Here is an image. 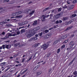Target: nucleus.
<instances>
[{
	"label": "nucleus",
	"mask_w": 77,
	"mask_h": 77,
	"mask_svg": "<svg viewBox=\"0 0 77 77\" xmlns=\"http://www.w3.org/2000/svg\"><path fill=\"white\" fill-rule=\"evenodd\" d=\"M26 36L28 38H30L31 36H32L35 35V32L33 30H31L27 31L26 33Z\"/></svg>",
	"instance_id": "f257e3e1"
},
{
	"label": "nucleus",
	"mask_w": 77,
	"mask_h": 77,
	"mask_svg": "<svg viewBox=\"0 0 77 77\" xmlns=\"http://www.w3.org/2000/svg\"><path fill=\"white\" fill-rule=\"evenodd\" d=\"M75 44V43L73 42V41H72L70 42L69 43V45H71V46H70V48H69V50H71V48H72V47H73V45H74Z\"/></svg>",
	"instance_id": "f03ea898"
},
{
	"label": "nucleus",
	"mask_w": 77,
	"mask_h": 77,
	"mask_svg": "<svg viewBox=\"0 0 77 77\" xmlns=\"http://www.w3.org/2000/svg\"><path fill=\"white\" fill-rule=\"evenodd\" d=\"M48 45H49V44H44L42 46V48H43V50H45L46 49H47V48H48Z\"/></svg>",
	"instance_id": "7ed1b4c3"
},
{
	"label": "nucleus",
	"mask_w": 77,
	"mask_h": 77,
	"mask_svg": "<svg viewBox=\"0 0 77 77\" xmlns=\"http://www.w3.org/2000/svg\"><path fill=\"white\" fill-rule=\"evenodd\" d=\"M41 21L42 22H43V21H45L46 20L45 19V15H42L41 17Z\"/></svg>",
	"instance_id": "20e7f679"
},
{
	"label": "nucleus",
	"mask_w": 77,
	"mask_h": 77,
	"mask_svg": "<svg viewBox=\"0 0 77 77\" xmlns=\"http://www.w3.org/2000/svg\"><path fill=\"white\" fill-rule=\"evenodd\" d=\"M42 74V72L40 70H39L38 72L36 73V75L37 76H39V75H41Z\"/></svg>",
	"instance_id": "39448f33"
},
{
	"label": "nucleus",
	"mask_w": 77,
	"mask_h": 77,
	"mask_svg": "<svg viewBox=\"0 0 77 77\" xmlns=\"http://www.w3.org/2000/svg\"><path fill=\"white\" fill-rule=\"evenodd\" d=\"M74 6L73 5H69L68 6L69 9V10H71V9H73V8H74Z\"/></svg>",
	"instance_id": "423d86ee"
},
{
	"label": "nucleus",
	"mask_w": 77,
	"mask_h": 77,
	"mask_svg": "<svg viewBox=\"0 0 77 77\" xmlns=\"http://www.w3.org/2000/svg\"><path fill=\"white\" fill-rule=\"evenodd\" d=\"M61 16V14L60 13H59L57 15H56L55 16V18L56 20H57V19H58L59 18V17L58 16Z\"/></svg>",
	"instance_id": "0eeeda50"
},
{
	"label": "nucleus",
	"mask_w": 77,
	"mask_h": 77,
	"mask_svg": "<svg viewBox=\"0 0 77 77\" xmlns=\"http://www.w3.org/2000/svg\"><path fill=\"white\" fill-rule=\"evenodd\" d=\"M38 24V21L37 20H35L34 21V23L32 24L33 26H36Z\"/></svg>",
	"instance_id": "6e6552de"
},
{
	"label": "nucleus",
	"mask_w": 77,
	"mask_h": 77,
	"mask_svg": "<svg viewBox=\"0 0 77 77\" xmlns=\"http://www.w3.org/2000/svg\"><path fill=\"white\" fill-rule=\"evenodd\" d=\"M56 24H58V23H62V20H60L59 21L57 20L56 22Z\"/></svg>",
	"instance_id": "1a4fd4ad"
},
{
	"label": "nucleus",
	"mask_w": 77,
	"mask_h": 77,
	"mask_svg": "<svg viewBox=\"0 0 77 77\" xmlns=\"http://www.w3.org/2000/svg\"><path fill=\"white\" fill-rule=\"evenodd\" d=\"M8 23L7 22H0V25H2V24H7Z\"/></svg>",
	"instance_id": "9d476101"
},
{
	"label": "nucleus",
	"mask_w": 77,
	"mask_h": 77,
	"mask_svg": "<svg viewBox=\"0 0 77 77\" xmlns=\"http://www.w3.org/2000/svg\"><path fill=\"white\" fill-rule=\"evenodd\" d=\"M72 27H73V26H71L70 27H69L67 28L65 30V31H67V30H69V29H72Z\"/></svg>",
	"instance_id": "9b49d317"
},
{
	"label": "nucleus",
	"mask_w": 77,
	"mask_h": 77,
	"mask_svg": "<svg viewBox=\"0 0 77 77\" xmlns=\"http://www.w3.org/2000/svg\"><path fill=\"white\" fill-rule=\"evenodd\" d=\"M38 45H39L38 44H35L32 45V47H34V48L37 47L38 46Z\"/></svg>",
	"instance_id": "f8f14e48"
},
{
	"label": "nucleus",
	"mask_w": 77,
	"mask_h": 77,
	"mask_svg": "<svg viewBox=\"0 0 77 77\" xmlns=\"http://www.w3.org/2000/svg\"><path fill=\"white\" fill-rule=\"evenodd\" d=\"M22 24L23 25H25V24H27L28 23V22L27 21H25L24 22H22Z\"/></svg>",
	"instance_id": "ddd939ff"
},
{
	"label": "nucleus",
	"mask_w": 77,
	"mask_h": 77,
	"mask_svg": "<svg viewBox=\"0 0 77 77\" xmlns=\"http://www.w3.org/2000/svg\"><path fill=\"white\" fill-rule=\"evenodd\" d=\"M68 19V17H63L62 18L63 21H65V20H66Z\"/></svg>",
	"instance_id": "4468645a"
},
{
	"label": "nucleus",
	"mask_w": 77,
	"mask_h": 77,
	"mask_svg": "<svg viewBox=\"0 0 77 77\" xmlns=\"http://www.w3.org/2000/svg\"><path fill=\"white\" fill-rule=\"evenodd\" d=\"M5 27H11L12 26V25L10 24H7L5 25Z\"/></svg>",
	"instance_id": "2eb2a0df"
},
{
	"label": "nucleus",
	"mask_w": 77,
	"mask_h": 77,
	"mask_svg": "<svg viewBox=\"0 0 77 77\" xmlns=\"http://www.w3.org/2000/svg\"><path fill=\"white\" fill-rule=\"evenodd\" d=\"M67 36H66V34L65 35H63L62 36V38H63V39H65V38H66Z\"/></svg>",
	"instance_id": "dca6fc26"
},
{
	"label": "nucleus",
	"mask_w": 77,
	"mask_h": 77,
	"mask_svg": "<svg viewBox=\"0 0 77 77\" xmlns=\"http://www.w3.org/2000/svg\"><path fill=\"white\" fill-rule=\"evenodd\" d=\"M52 35V34L51 33L48 34L47 35V38H49L50 37V36H51Z\"/></svg>",
	"instance_id": "f3484780"
},
{
	"label": "nucleus",
	"mask_w": 77,
	"mask_h": 77,
	"mask_svg": "<svg viewBox=\"0 0 77 77\" xmlns=\"http://www.w3.org/2000/svg\"><path fill=\"white\" fill-rule=\"evenodd\" d=\"M35 12V10H33L32 11H30V13H29L30 15H32Z\"/></svg>",
	"instance_id": "a211bd4d"
},
{
	"label": "nucleus",
	"mask_w": 77,
	"mask_h": 77,
	"mask_svg": "<svg viewBox=\"0 0 77 77\" xmlns=\"http://www.w3.org/2000/svg\"><path fill=\"white\" fill-rule=\"evenodd\" d=\"M50 9V8L49 7L46 8L43 11V12H45V11H46L48 10V9Z\"/></svg>",
	"instance_id": "6ab92c4d"
},
{
	"label": "nucleus",
	"mask_w": 77,
	"mask_h": 77,
	"mask_svg": "<svg viewBox=\"0 0 77 77\" xmlns=\"http://www.w3.org/2000/svg\"><path fill=\"white\" fill-rule=\"evenodd\" d=\"M59 42V40H57L54 42V44H57V42Z\"/></svg>",
	"instance_id": "aec40b11"
},
{
	"label": "nucleus",
	"mask_w": 77,
	"mask_h": 77,
	"mask_svg": "<svg viewBox=\"0 0 77 77\" xmlns=\"http://www.w3.org/2000/svg\"><path fill=\"white\" fill-rule=\"evenodd\" d=\"M66 6V5H65L64 6H62V7L63 8H64V9H66L68 8V6Z\"/></svg>",
	"instance_id": "412c9836"
},
{
	"label": "nucleus",
	"mask_w": 77,
	"mask_h": 77,
	"mask_svg": "<svg viewBox=\"0 0 77 77\" xmlns=\"http://www.w3.org/2000/svg\"><path fill=\"white\" fill-rule=\"evenodd\" d=\"M25 29H23L21 30L20 32L21 33H24V32H25Z\"/></svg>",
	"instance_id": "4be33fe9"
},
{
	"label": "nucleus",
	"mask_w": 77,
	"mask_h": 77,
	"mask_svg": "<svg viewBox=\"0 0 77 77\" xmlns=\"http://www.w3.org/2000/svg\"><path fill=\"white\" fill-rule=\"evenodd\" d=\"M53 16V15L52 14H50V17L49 18V20H50L52 18V17Z\"/></svg>",
	"instance_id": "5701e85b"
},
{
	"label": "nucleus",
	"mask_w": 77,
	"mask_h": 77,
	"mask_svg": "<svg viewBox=\"0 0 77 77\" xmlns=\"http://www.w3.org/2000/svg\"><path fill=\"white\" fill-rule=\"evenodd\" d=\"M72 22L71 21H70L69 22H67V24H66V25H68V24H70L71 23H72Z\"/></svg>",
	"instance_id": "b1692460"
},
{
	"label": "nucleus",
	"mask_w": 77,
	"mask_h": 77,
	"mask_svg": "<svg viewBox=\"0 0 77 77\" xmlns=\"http://www.w3.org/2000/svg\"><path fill=\"white\" fill-rule=\"evenodd\" d=\"M18 26H23L22 22V23L20 22L19 23H18Z\"/></svg>",
	"instance_id": "393cba45"
},
{
	"label": "nucleus",
	"mask_w": 77,
	"mask_h": 77,
	"mask_svg": "<svg viewBox=\"0 0 77 77\" xmlns=\"http://www.w3.org/2000/svg\"><path fill=\"white\" fill-rule=\"evenodd\" d=\"M5 32H3L2 34H0V35L1 36H2V35H5Z\"/></svg>",
	"instance_id": "a878e982"
},
{
	"label": "nucleus",
	"mask_w": 77,
	"mask_h": 77,
	"mask_svg": "<svg viewBox=\"0 0 77 77\" xmlns=\"http://www.w3.org/2000/svg\"><path fill=\"white\" fill-rule=\"evenodd\" d=\"M73 74H74V75H77V72L76 71H74L73 72Z\"/></svg>",
	"instance_id": "bb28decb"
},
{
	"label": "nucleus",
	"mask_w": 77,
	"mask_h": 77,
	"mask_svg": "<svg viewBox=\"0 0 77 77\" xmlns=\"http://www.w3.org/2000/svg\"><path fill=\"white\" fill-rule=\"evenodd\" d=\"M33 40H34V37H32L29 40V41H33Z\"/></svg>",
	"instance_id": "cd10ccee"
},
{
	"label": "nucleus",
	"mask_w": 77,
	"mask_h": 77,
	"mask_svg": "<svg viewBox=\"0 0 77 77\" xmlns=\"http://www.w3.org/2000/svg\"><path fill=\"white\" fill-rule=\"evenodd\" d=\"M20 44V43H17L16 44H15L14 45V46H15V47H17L18 46V45H19Z\"/></svg>",
	"instance_id": "c85d7f7f"
},
{
	"label": "nucleus",
	"mask_w": 77,
	"mask_h": 77,
	"mask_svg": "<svg viewBox=\"0 0 77 77\" xmlns=\"http://www.w3.org/2000/svg\"><path fill=\"white\" fill-rule=\"evenodd\" d=\"M74 36H75L74 34H72L71 35V36L70 37V38H73V37H74Z\"/></svg>",
	"instance_id": "c756f323"
},
{
	"label": "nucleus",
	"mask_w": 77,
	"mask_h": 77,
	"mask_svg": "<svg viewBox=\"0 0 77 77\" xmlns=\"http://www.w3.org/2000/svg\"><path fill=\"white\" fill-rule=\"evenodd\" d=\"M5 37L6 38V39H7V38H9V35H8V34L7 33V35H5Z\"/></svg>",
	"instance_id": "7c9ffc66"
},
{
	"label": "nucleus",
	"mask_w": 77,
	"mask_h": 77,
	"mask_svg": "<svg viewBox=\"0 0 77 77\" xmlns=\"http://www.w3.org/2000/svg\"><path fill=\"white\" fill-rule=\"evenodd\" d=\"M28 28H30L31 27V25L30 24H28L27 26Z\"/></svg>",
	"instance_id": "2f4dec72"
},
{
	"label": "nucleus",
	"mask_w": 77,
	"mask_h": 77,
	"mask_svg": "<svg viewBox=\"0 0 77 77\" xmlns=\"http://www.w3.org/2000/svg\"><path fill=\"white\" fill-rule=\"evenodd\" d=\"M60 51V48H59L57 50V53H59Z\"/></svg>",
	"instance_id": "473e14b6"
},
{
	"label": "nucleus",
	"mask_w": 77,
	"mask_h": 77,
	"mask_svg": "<svg viewBox=\"0 0 77 77\" xmlns=\"http://www.w3.org/2000/svg\"><path fill=\"white\" fill-rule=\"evenodd\" d=\"M5 63H6L5 62L2 63H1L0 64V65H2V66L3 65H5Z\"/></svg>",
	"instance_id": "72a5a7b5"
},
{
	"label": "nucleus",
	"mask_w": 77,
	"mask_h": 77,
	"mask_svg": "<svg viewBox=\"0 0 77 77\" xmlns=\"http://www.w3.org/2000/svg\"><path fill=\"white\" fill-rule=\"evenodd\" d=\"M65 47V45H63L61 47V48L62 49L63 48H64Z\"/></svg>",
	"instance_id": "f704fd0d"
},
{
	"label": "nucleus",
	"mask_w": 77,
	"mask_h": 77,
	"mask_svg": "<svg viewBox=\"0 0 77 77\" xmlns=\"http://www.w3.org/2000/svg\"><path fill=\"white\" fill-rule=\"evenodd\" d=\"M38 35H39L40 36H41L42 35V32L39 33L38 34Z\"/></svg>",
	"instance_id": "c9c22d12"
},
{
	"label": "nucleus",
	"mask_w": 77,
	"mask_h": 77,
	"mask_svg": "<svg viewBox=\"0 0 77 77\" xmlns=\"http://www.w3.org/2000/svg\"><path fill=\"white\" fill-rule=\"evenodd\" d=\"M76 16H77V14H74L72 15V17H76Z\"/></svg>",
	"instance_id": "e433bc0d"
},
{
	"label": "nucleus",
	"mask_w": 77,
	"mask_h": 77,
	"mask_svg": "<svg viewBox=\"0 0 77 77\" xmlns=\"http://www.w3.org/2000/svg\"><path fill=\"white\" fill-rule=\"evenodd\" d=\"M8 36H12V34H11V33H8Z\"/></svg>",
	"instance_id": "4c0bfd02"
},
{
	"label": "nucleus",
	"mask_w": 77,
	"mask_h": 77,
	"mask_svg": "<svg viewBox=\"0 0 77 77\" xmlns=\"http://www.w3.org/2000/svg\"><path fill=\"white\" fill-rule=\"evenodd\" d=\"M3 11V8H0V12H2Z\"/></svg>",
	"instance_id": "58836bf2"
},
{
	"label": "nucleus",
	"mask_w": 77,
	"mask_h": 77,
	"mask_svg": "<svg viewBox=\"0 0 77 77\" xmlns=\"http://www.w3.org/2000/svg\"><path fill=\"white\" fill-rule=\"evenodd\" d=\"M55 11H56V9H55L54 10V9L52 10L51 11V13H54Z\"/></svg>",
	"instance_id": "ea45409f"
},
{
	"label": "nucleus",
	"mask_w": 77,
	"mask_h": 77,
	"mask_svg": "<svg viewBox=\"0 0 77 77\" xmlns=\"http://www.w3.org/2000/svg\"><path fill=\"white\" fill-rule=\"evenodd\" d=\"M76 2H77V0H74L73 1V3H75Z\"/></svg>",
	"instance_id": "a19ab883"
},
{
	"label": "nucleus",
	"mask_w": 77,
	"mask_h": 77,
	"mask_svg": "<svg viewBox=\"0 0 77 77\" xmlns=\"http://www.w3.org/2000/svg\"><path fill=\"white\" fill-rule=\"evenodd\" d=\"M5 48L7 49H9V45H7L5 46Z\"/></svg>",
	"instance_id": "79ce46f5"
},
{
	"label": "nucleus",
	"mask_w": 77,
	"mask_h": 77,
	"mask_svg": "<svg viewBox=\"0 0 77 77\" xmlns=\"http://www.w3.org/2000/svg\"><path fill=\"white\" fill-rule=\"evenodd\" d=\"M32 56H31L30 57H29V59L28 60V61H30V60L32 59Z\"/></svg>",
	"instance_id": "37998d69"
},
{
	"label": "nucleus",
	"mask_w": 77,
	"mask_h": 77,
	"mask_svg": "<svg viewBox=\"0 0 77 77\" xmlns=\"http://www.w3.org/2000/svg\"><path fill=\"white\" fill-rule=\"evenodd\" d=\"M5 45H3L2 46V47L3 48V49H5Z\"/></svg>",
	"instance_id": "c03bdc74"
},
{
	"label": "nucleus",
	"mask_w": 77,
	"mask_h": 77,
	"mask_svg": "<svg viewBox=\"0 0 77 77\" xmlns=\"http://www.w3.org/2000/svg\"><path fill=\"white\" fill-rule=\"evenodd\" d=\"M17 12L18 13V15H19V14H21V13H22V12L20 11H18Z\"/></svg>",
	"instance_id": "a18cd8bd"
},
{
	"label": "nucleus",
	"mask_w": 77,
	"mask_h": 77,
	"mask_svg": "<svg viewBox=\"0 0 77 77\" xmlns=\"http://www.w3.org/2000/svg\"><path fill=\"white\" fill-rule=\"evenodd\" d=\"M45 33H48V32H49V31H48V29H46L45 30Z\"/></svg>",
	"instance_id": "49530a36"
},
{
	"label": "nucleus",
	"mask_w": 77,
	"mask_h": 77,
	"mask_svg": "<svg viewBox=\"0 0 77 77\" xmlns=\"http://www.w3.org/2000/svg\"><path fill=\"white\" fill-rule=\"evenodd\" d=\"M12 16H15V13H13L12 14Z\"/></svg>",
	"instance_id": "de8ad7c7"
},
{
	"label": "nucleus",
	"mask_w": 77,
	"mask_h": 77,
	"mask_svg": "<svg viewBox=\"0 0 77 77\" xmlns=\"http://www.w3.org/2000/svg\"><path fill=\"white\" fill-rule=\"evenodd\" d=\"M50 55H51V54H50V53H49L48 54L47 56V57H49V56H50Z\"/></svg>",
	"instance_id": "09e8293b"
},
{
	"label": "nucleus",
	"mask_w": 77,
	"mask_h": 77,
	"mask_svg": "<svg viewBox=\"0 0 77 77\" xmlns=\"http://www.w3.org/2000/svg\"><path fill=\"white\" fill-rule=\"evenodd\" d=\"M49 16H50L49 15H47L46 16H45V18H48V17H49Z\"/></svg>",
	"instance_id": "8fccbe9b"
},
{
	"label": "nucleus",
	"mask_w": 77,
	"mask_h": 77,
	"mask_svg": "<svg viewBox=\"0 0 77 77\" xmlns=\"http://www.w3.org/2000/svg\"><path fill=\"white\" fill-rule=\"evenodd\" d=\"M10 68H11L10 67H8V68L7 69H6V70H5V72H6V71H8V70H9V69H10Z\"/></svg>",
	"instance_id": "3c124183"
},
{
	"label": "nucleus",
	"mask_w": 77,
	"mask_h": 77,
	"mask_svg": "<svg viewBox=\"0 0 77 77\" xmlns=\"http://www.w3.org/2000/svg\"><path fill=\"white\" fill-rule=\"evenodd\" d=\"M68 41V39L66 40L65 41H64V43H66V42H67Z\"/></svg>",
	"instance_id": "603ef678"
},
{
	"label": "nucleus",
	"mask_w": 77,
	"mask_h": 77,
	"mask_svg": "<svg viewBox=\"0 0 77 77\" xmlns=\"http://www.w3.org/2000/svg\"><path fill=\"white\" fill-rule=\"evenodd\" d=\"M15 15H18V12H15Z\"/></svg>",
	"instance_id": "864d4df0"
},
{
	"label": "nucleus",
	"mask_w": 77,
	"mask_h": 77,
	"mask_svg": "<svg viewBox=\"0 0 77 77\" xmlns=\"http://www.w3.org/2000/svg\"><path fill=\"white\" fill-rule=\"evenodd\" d=\"M24 60H25V58H23V59H22V62H24Z\"/></svg>",
	"instance_id": "5fc2aeb1"
},
{
	"label": "nucleus",
	"mask_w": 77,
	"mask_h": 77,
	"mask_svg": "<svg viewBox=\"0 0 77 77\" xmlns=\"http://www.w3.org/2000/svg\"><path fill=\"white\" fill-rule=\"evenodd\" d=\"M7 39L5 37H4V38H2V39H3V40H5V39Z\"/></svg>",
	"instance_id": "6e6d98bb"
},
{
	"label": "nucleus",
	"mask_w": 77,
	"mask_h": 77,
	"mask_svg": "<svg viewBox=\"0 0 77 77\" xmlns=\"http://www.w3.org/2000/svg\"><path fill=\"white\" fill-rule=\"evenodd\" d=\"M17 17L19 18H21L22 17V15L18 16H17Z\"/></svg>",
	"instance_id": "4d7b16f0"
},
{
	"label": "nucleus",
	"mask_w": 77,
	"mask_h": 77,
	"mask_svg": "<svg viewBox=\"0 0 77 77\" xmlns=\"http://www.w3.org/2000/svg\"><path fill=\"white\" fill-rule=\"evenodd\" d=\"M34 39L35 40H37V39H38V38H37V37H34Z\"/></svg>",
	"instance_id": "13d9d810"
},
{
	"label": "nucleus",
	"mask_w": 77,
	"mask_h": 77,
	"mask_svg": "<svg viewBox=\"0 0 77 77\" xmlns=\"http://www.w3.org/2000/svg\"><path fill=\"white\" fill-rule=\"evenodd\" d=\"M61 11V8H59L58 9V12H59Z\"/></svg>",
	"instance_id": "bf43d9fd"
},
{
	"label": "nucleus",
	"mask_w": 77,
	"mask_h": 77,
	"mask_svg": "<svg viewBox=\"0 0 77 77\" xmlns=\"http://www.w3.org/2000/svg\"><path fill=\"white\" fill-rule=\"evenodd\" d=\"M10 0H4L5 2H9Z\"/></svg>",
	"instance_id": "052dcab7"
},
{
	"label": "nucleus",
	"mask_w": 77,
	"mask_h": 77,
	"mask_svg": "<svg viewBox=\"0 0 77 77\" xmlns=\"http://www.w3.org/2000/svg\"><path fill=\"white\" fill-rule=\"evenodd\" d=\"M54 29V28H49V30H52V29Z\"/></svg>",
	"instance_id": "680f3d73"
},
{
	"label": "nucleus",
	"mask_w": 77,
	"mask_h": 77,
	"mask_svg": "<svg viewBox=\"0 0 77 77\" xmlns=\"http://www.w3.org/2000/svg\"><path fill=\"white\" fill-rule=\"evenodd\" d=\"M17 55H14L13 56V57H16L17 56Z\"/></svg>",
	"instance_id": "e2e57ef3"
},
{
	"label": "nucleus",
	"mask_w": 77,
	"mask_h": 77,
	"mask_svg": "<svg viewBox=\"0 0 77 77\" xmlns=\"http://www.w3.org/2000/svg\"><path fill=\"white\" fill-rule=\"evenodd\" d=\"M28 70V69H26L24 71H23V73H25V72H26Z\"/></svg>",
	"instance_id": "0e129e2a"
},
{
	"label": "nucleus",
	"mask_w": 77,
	"mask_h": 77,
	"mask_svg": "<svg viewBox=\"0 0 77 77\" xmlns=\"http://www.w3.org/2000/svg\"><path fill=\"white\" fill-rule=\"evenodd\" d=\"M52 69L51 68H50L49 70V72H51V71Z\"/></svg>",
	"instance_id": "69168bd1"
},
{
	"label": "nucleus",
	"mask_w": 77,
	"mask_h": 77,
	"mask_svg": "<svg viewBox=\"0 0 77 77\" xmlns=\"http://www.w3.org/2000/svg\"><path fill=\"white\" fill-rule=\"evenodd\" d=\"M67 4H70V2H69V1H67Z\"/></svg>",
	"instance_id": "338daca9"
},
{
	"label": "nucleus",
	"mask_w": 77,
	"mask_h": 77,
	"mask_svg": "<svg viewBox=\"0 0 77 77\" xmlns=\"http://www.w3.org/2000/svg\"><path fill=\"white\" fill-rule=\"evenodd\" d=\"M72 75H70L69 76H68L67 77H72Z\"/></svg>",
	"instance_id": "774afa93"
}]
</instances>
